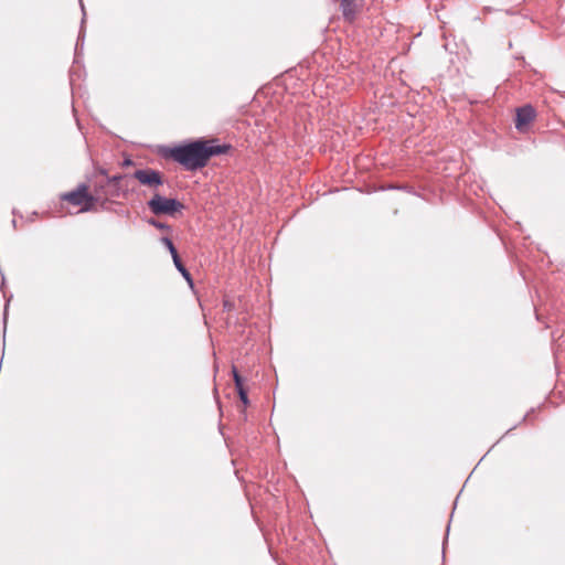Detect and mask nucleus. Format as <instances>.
Returning a JSON list of instances; mask_svg holds the SVG:
<instances>
[{
	"label": "nucleus",
	"instance_id": "obj_1",
	"mask_svg": "<svg viewBox=\"0 0 565 565\" xmlns=\"http://www.w3.org/2000/svg\"><path fill=\"white\" fill-rule=\"evenodd\" d=\"M215 140L198 139L170 149V158L188 171H196L206 166L211 157L227 153L232 146L214 145Z\"/></svg>",
	"mask_w": 565,
	"mask_h": 565
},
{
	"label": "nucleus",
	"instance_id": "obj_2",
	"mask_svg": "<svg viewBox=\"0 0 565 565\" xmlns=\"http://www.w3.org/2000/svg\"><path fill=\"white\" fill-rule=\"evenodd\" d=\"M148 207L154 215L175 216L184 209L183 203L177 199L166 198L159 192L153 193L148 201Z\"/></svg>",
	"mask_w": 565,
	"mask_h": 565
},
{
	"label": "nucleus",
	"instance_id": "obj_3",
	"mask_svg": "<svg viewBox=\"0 0 565 565\" xmlns=\"http://www.w3.org/2000/svg\"><path fill=\"white\" fill-rule=\"evenodd\" d=\"M62 199L75 206H82V211H87L100 196L98 194H96V196L89 194L87 192V185L79 184L76 190L63 194Z\"/></svg>",
	"mask_w": 565,
	"mask_h": 565
},
{
	"label": "nucleus",
	"instance_id": "obj_4",
	"mask_svg": "<svg viewBox=\"0 0 565 565\" xmlns=\"http://www.w3.org/2000/svg\"><path fill=\"white\" fill-rule=\"evenodd\" d=\"M132 178H135L141 185L148 186L153 191V193L159 192V188L166 182L163 174L151 168L137 169L132 173Z\"/></svg>",
	"mask_w": 565,
	"mask_h": 565
},
{
	"label": "nucleus",
	"instance_id": "obj_5",
	"mask_svg": "<svg viewBox=\"0 0 565 565\" xmlns=\"http://www.w3.org/2000/svg\"><path fill=\"white\" fill-rule=\"evenodd\" d=\"M535 118V109L531 105H525L516 109L515 127L522 130Z\"/></svg>",
	"mask_w": 565,
	"mask_h": 565
},
{
	"label": "nucleus",
	"instance_id": "obj_6",
	"mask_svg": "<svg viewBox=\"0 0 565 565\" xmlns=\"http://www.w3.org/2000/svg\"><path fill=\"white\" fill-rule=\"evenodd\" d=\"M169 250L171 253V256L173 258V263H174L177 269L181 273V275L188 281L190 287H192L193 280H192L191 274L189 273V270L185 268L184 264L182 263L181 257L178 253V249H169Z\"/></svg>",
	"mask_w": 565,
	"mask_h": 565
},
{
	"label": "nucleus",
	"instance_id": "obj_7",
	"mask_svg": "<svg viewBox=\"0 0 565 565\" xmlns=\"http://www.w3.org/2000/svg\"><path fill=\"white\" fill-rule=\"evenodd\" d=\"M233 377H234L235 387L237 390L241 401L243 402L244 405H247L248 404L247 392L245 391V388L243 386V379L241 377V375L238 374V372L235 367H233Z\"/></svg>",
	"mask_w": 565,
	"mask_h": 565
},
{
	"label": "nucleus",
	"instance_id": "obj_8",
	"mask_svg": "<svg viewBox=\"0 0 565 565\" xmlns=\"http://www.w3.org/2000/svg\"><path fill=\"white\" fill-rule=\"evenodd\" d=\"M355 0H341L340 7L345 20L352 21L355 17Z\"/></svg>",
	"mask_w": 565,
	"mask_h": 565
},
{
	"label": "nucleus",
	"instance_id": "obj_9",
	"mask_svg": "<svg viewBox=\"0 0 565 565\" xmlns=\"http://www.w3.org/2000/svg\"><path fill=\"white\" fill-rule=\"evenodd\" d=\"M223 307H224V310L231 311L234 308V302L231 299L225 298L223 300Z\"/></svg>",
	"mask_w": 565,
	"mask_h": 565
},
{
	"label": "nucleus",
	"instance_id": "obj_10",
	"mask_svg": "<svg viewBox=\"0 0 565 565\" xmlns=\"http://www.w3.org/2000/svg\"><path fill=\"white\" fill-rule=\"evenodd\" d=\"M161 242H162V244H164L166 247H174L171 238H169L168 236H163L161 238Z\"/></svg>",
	"mask_w": 565,
	"mask_h": 565
},
{
	"label": "nucleus",
	"instance_id": "obj_11",
	"mask_svg": "<svg viewBox=\"0 0 565 565\" xmlns=\"http://www.w3.org/2000/svg\"><path fill=\"white\" fill-rule=\"evenodd\" d=\"M154 226H157L158 228H168L167 225H164L163 223L161 222H157V221H152L151 222Z\"/></svg>",
	"mask_w": 565,
	"mask_h": 565
},
{
	"label": "nucleus",
	"instance_id": "obj_12",
	"mask_svg": "<svg viewBox=\"0 0 565 565\" xmlns=\"http://www.w3.org/2000/svg\"><path fill=\"white\" fill-rule=\"evenodd\" d=\"M120 179H121V177H120V175H115V177H113L111 179H109V181H111V182H118Z\"/></svg>",
	"mask_w": 565,
	"mask_h": 565
},
{
	"label": "nucleus",
	"instance_id": "obj_13",
	"mask_svg": "<svg viewBox=\"0 0 565 565\" xmlns=\"http://www.w3.org/2000/svg\"><path fill=\"white\" fill-rule=\"evenodd\" d=\"M131 161L129 159L125 160V164H130Z\"/></svg>",
	"mask_w": 565,
	"mask_h": 565
},
{
	"label": "nucleus",
	"instance_id": "obj_14",
	"mask_svg": "<svg viewBox=\"0 0 565 565\" xmlns=\"http://www.w3.org/2000/svg\"><path fill=\"white\" fill-rule=\"evenodd\" d=\"M81 8H82L83 13L85 14L84 4L82 2H81Z\"/></svg>",
	"mask_w": 565,
	"mask_h": 565
}]
</instances>
